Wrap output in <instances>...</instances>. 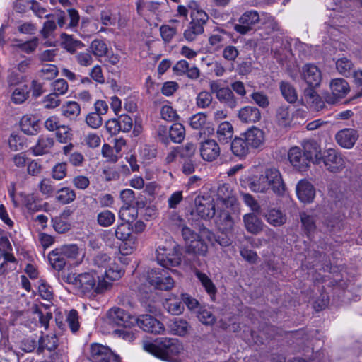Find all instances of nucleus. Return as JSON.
I'll list each match as a JSON object with an SVG mask.
<instances>
[{"mask_svg": "<svg viewBox=\"0 0 362 362\" xmlns=\"http://www.w3.org/2000/svg\"><path fill=\"white\" fill-rule=\"evenodd\" d=\"M277 119L280 125L286 127L292 120V115L288 107H281L278 110Z\"/></svg>", "mask_w": 362, "mask_h": 362, "instance_id": "nucleus-61", "label": "nucleus"}, {"mask_svg": "<svg viewBox=\"0 0 362 362\" xmlns=\"http://www.w3.org/2000/svg\"><path fill=\"white\" fill-rule=\"evenodd\" d=\"M330 93L325 95L327 103L334 104L345 98L350 92L348 82L343 78H334L329 82Z\"/></svg>", "mask_w": 362, "mask_h": 362, "instance_id": "nucleus-6", "label": "nucleus"}, {"mask_svg": "<svg viewBox=\"0 0 362 362\" xmlns=\"http://www.w3.org/2000/svg\"><path fill=\"white\" fill-rule=\"evenodd\" d=\"M301 78L309 86L319 87L322 78L321 70L315 64H304L300 71Z\"/></svg>", "mask_w": 362, "mask_h": 362, "instance_id": "nucleus-9", "label": "nucleus"}, {"mask_svg": "<svg viewBox=\"0 0 362 362\" xmlns=\"http://www.w3.org/2000/svg\"><path fill=\"white\" fill-rule=\"evenodd\" d=\"M135 325L145 332L158 334L163 333L165 330L163 325L150 315H143L136 317Z\"/></svg>", "mask_w": 362, "mask_h": 362, "instance_id": "nucleus-13", "label": "nucleus"}, {"mask_svg": "<svg viewBox=\"0 0 362 362\" xmlns=\"http://www.w3.org/2000/svg\"><path fill=\"white\" fill-rule=\"evenodd\" d=\"M204 31V27L191 21L187 28L184 31V37L186 40L192 42L195 40L197 37L202 34Z\"/></svg>", "mask_w": 362, "mask_h": 362, "instance_id": "nucleus-44", "label": "nucleus"}, {"mask_svg": "<svg viewBox=\"0 0 362 362\" xmlns=\"http://www.w3.org/2000/svg\"><path fill=\"white\" fill-rule=\"evenodd\" d=\"M261 14L255 10H249L244 12L238 19V23L234 26V30L241 34L245 35L250 32L253 27L260 22Z\"/></svg>", "mask_w": 362, "mask_h": 362, "instance_id": "nucleus-8", "label": "nucleus"}, {"mask_svg": "<svg viewBox=\"0 0 362 362\" xmlns=\"http://www.w3.org/2000/svg\"><path fill=\"white\" fill-rule=\"evenodd\" d=\"M269 187H271L273 192L277 194H281L285 190V186L280 172L276 168H269L264 175Z\"/></svg>", "mask_w": 362, "mask_h": 362, "instance_id": "nucleus-20", "label": "nucleus"}, {"mask_svg": "<svg viewBox=\"0 0 362 362\" xmlns=\"http://www.w3.org/2000/svg\"><path fill=\"white\" fill-rule=\"evenodd\" d=\"M39 40L37 37H33L30 40L21 42L20 40H13L11 46L14 48H18L22 52L27 54L33 52L38 46Z\"/></svg>", "mask_w": 362, "mask_h": 362, "instance_id": "nucleus-35", "label": "nucleus"}, {"mask_svg": "<svg viewBox=\"0 0 362 362\" xmlns=\"http://www.w3.org/2000/svg\"><path fill=\"white\" fill-rule=\"evenodd\" d=\"M29 96L28 86L23 85L16 88L11 94V100L15 104H22Z\"/></svg>", "mask_w": 362, "mask_h": 362, "instance_id": "nucleus-41", "label": "nucleus"}, {"mask_svg": "<svg viewBox=\"0 0 362 362\" xmlns=\"http://www.w3.org/2000/svg\"><path fill=\"white\" fill-rule=\"evenodd\" d=\"M37 187L40 193L46 198L52 197L55 192L54 183L49 178L42 179Z\"/></svg>", "mask_w": 362, "mask_h": 362, "instance_id": "nucleus-50", "label": "nucleus"}, {"mask_svg": "<svg viewBox=\"0 0 362 362\" xmlns=\"http://www.w3.org/2000/svg\"><path fill=\"white\" fill-rule=\"evenodd\" d=\"M206 115L199 112L192 115L189 119V125L194 129H201L206 123Z\"/></svg>", "mask_w": 362, "mask_h": 362, "instance_id": "nucleus-60", "label": "nucleus"}, {"mask_svg": "<svg viewBox=\"0 0 362 362\" xmlns=\"http://www.w3.org/2000/svg\"><path fill=\"white\" fill-rule=\"evenodd\" d=\"M76 198V194L74 190L64 187L57 192L56 199L63 204H69L73 202Z\"/></svg>", "mask_w": 362, "mask_h": 362, "instance_id": "nucleus-54", "label": "nucleus"}, {"mask_svg": "<svg viewBox=\"0 0 362 362\" xmlns=\"http://www.w3.org/2000/svg\"><path fill=\"white\" fill-rule=\"evenodd\" d=\"M280 89L282 95L288 103H293L297 100L296 90L289 83L282 81L280 84Z\"/></svg>", "mask_w": 362, "mask_h": 362, "instance_id": "nucleus-40", "label": "nucleus"}, {"mask_svg": "<svg viewBox=\"0 0 362 362\" xmlns=\"http://www.w3.org/2000/svg\"><path fill=\"white\" fill-rule=\"evenodd\" d=\"M264 28L269 30L271 32L277 31L279 30L278 22L274 18L267 13H261L260 22Z\"/></svg>", "mask_w": 362, "mask_h": 362, "instance_id": "nucleus-51", "label": "nucleus"}, {"mask_svg": "<svg viewBox=\"0 0 362 362\" xmlns=\"http://www.w3.org/2000/svg\"><path fill=\"white\" fill-rule=\"evenodd\" d=\"M121 241L122 243L119 247V251L123 256L132 255L137 247L138 239L136 235L122 240Z\"/></svg>", "mask_w": 362, "mask_h": 362, "instance_id": "nucleus-38", "label": "nucleus"}, {"mask_svg": "<svg viewBox=\"0 0 362 362\" xmlns=\"http://www.w3.org/2000/svg\"><path fill=\"white\" fill-rule=\"evenodd\" d=\"M54 143L53 138L44 135L40 136L37 144L33 148L34 155L40 156L49 153Z\"/></svg>", "mask_w": 362, "mask_h": 362, "instance_id": "nucleus-27", "label": "nucleus"}, {"mask_svg": "<svg viewBox=\"0 0 362 362\" xmlns=\"http://www.w3.org/2000/svg\"><path fill=\"white\" fill-rule=\"evenodd\" d=\"M38 342V352H42L45 349L52 351L57 348L58 344V339L54 334H48L45 337H42Z\"/></svg>", "mask_w": 362, "mask_h": 362, "instance_id": "nucleus-37", "label": "nucleus"}, {"mask_svg": "<svg viewBox=\"0 0 362 362\" xmlns=\"http://www.w3.org/2000/svg\"><path fill=\"white\" fill-rule=\"evenodd\" d=\"M107 317L110 323L128 328L135 325L136 317L129 315L123 309L112 308L108 311Z\"/></svg>", "mask_w": 362, "mask_h": 362, "instance_id": "nucleus-11", "label": "nucleus"}, {"mask_svg": "<svg viewBox=\"0 0 362 362\" xmlns=\"http://www.w3.org/2000/svg\"><path fill=\"white\" fill-rule=\"evenodd\" d=\"M59 248L66 259H78V257L80 256V251L76 245H66Z\"/></svg>", "mask_w": 362, "mask_h": 362, "instance_id": "nucleus-52", "label": "nucleus"}, {"mask_svg": "<svg viewBox=\"0 0 362 362\" xmlns=\"http://www.w3.org/2000/svg\"><path fill=\"white\" fill-rule=\"evenodd\" d=\"M74 60L76 64L82 67H88L93 63V57L90 51L76 52Z\"/></svg>", "mask_w": 362, "mask_h": 362, "instance_id": "nucleus-48", "label": "nucleus"}, {"mask_svg": "<svg viewBox=\"0 0 362 362\" xmlns=\"http://www.w3.org/2000/svg\"><path fill=\"white\" fill-rule=\"evenodd\" d=\"M186 247L188 252H192L202 256L206 255L208 251V247L206 244H205L203 240L200 239L199 236L189 242H187Z\"/></svg>", "mask_w": 362, "mask_h": 362, "instance_id": "nucleus-33", "label": "nucleus"}, {"mask_svg": "<svg viewBox=\"0 0 362 362\" xmlns=\"http://www.w3.org/2000/svg\"><path fill=\"white\" fill-rule=\"evenodd\" d=\"M188 327L189 326L187 322L184 320L176 319L173 321H171L169 324L170 332L173 334L180 336H184L187 334Z\"/></svg>", "mask_w": 362, "mask_h": 362, "instance_id": "nucleus-46", "label": "nucleus"}, {"mask_svg": "<svg viewBox=\"0 0 362 362\" xmlns=\"http://www.w3.org/2000/svg\"><path fill=\"white\" fill-rule=\"evenodd\" d=\"M264 217L268 223L274 227L281 226L287 221L286 214L274 208L269 209L264 214Z\"/></svg>", "mask_w": 362, "mask_h": 362, "instance_id": "nucleus-26", "label": "nucleus"}, {"mask_svg": "<svg viewBox=\"0 0 362 362\" xmlns=\"http://www.w3.org/2000/svg\"><path fill=\"white\" fill-rule=\"evenodd\" d=\"M194 272L196 276L202 283V285L204 287L206 292L211 296H214L216 288L209 277L198 270H196Z\"/></svg>", "mask_w": 362, "mask_h": 362, "instance_id": "nucleus-49", "label": "nucleus"}, {"mask_svg": "<svg viewBox=\"0 0 362 362\" xmlns=\"http://www.w3.org/2000/svg\"><path fill=\"white\" fill-rule=\"evenodd\" d=\"M93 264L103 271V278L106 277L111 281L119 279L123 275V269L115 262L107 254L101 253L94 257Z\"/></svg>", "mask_w": 362, "mask_h": 362, "instance_id": "nucleus-4", "label": "nucleus"}, {"mask_svg": "<svg viewBox=\"0 0 362 362\" xmlns=\"http://www.w3.org/2000/svg\"><path fill=\"white\" fill-rule=\"evenodd\" d=\"M144 349L158 358L172 362L173 356L182 351L183 346L177 339L161 337L145 341Z\"/></svg>", "mask_w": 362, "mask_h": 362, "instance_id": "nucleus-1", "label": "nucleus"}, {"mask_svg": "<svg viewBox=\"0 0 362 362\" xmlns=\"http://www.w3.org/2000/svg\"><path fill=\"white\" fill-rule=\"evenodd\" d=\"M78 318V313L76 310L72 309L66 314V321L73 333L76 332L79 329L80 323Z\"/></svg>", "mask_w": 362, "mask_h": 362, "instance_id": "nucleus-57", "label": "nucleus"}, {"mask_svg": "<svg viewBox=\"0 0 362 362\" xmlns=\"http://www.w3.org/2000/svg\"><path fill=\"white\" fill-rule=\"evenodd\" d=\"M216 98L230 108L235 107L238 104L237 99L232 90L228 87H223L216 95Z\"/></svg>", "mask_w": 362, "mask_h": 362, "instance_id": "nucleus-34", "label": "nucleus"}, {"mask_svg": "<svg viewBox=\"0 0 362 362\" xmlns=\"http://www.w3.org/2000/svg\"><path fill=\"white\" fill-rule=\"evenodd\" d=\"M200 156L205 161L212 162L220 156V147L214 139H206L200 143Z\"/></svg>", "mask_w": 362, "mask_h": 362, "instance_id": "nucleus-16", "label": "nucleus"}, {"mask_svg": "<svg viewBox=\"0 0 362 362\" xmlns=\"http://www.w3.org/2000/svg\"><path fill=\"white\" fill-rule=\"evenodd\" d=\"M38 76L43 80H52L58 74V69L54 64H46L39 70Z\"/></svg>", "mask_w": 362, "mask_h": 362, "instance_id": "nucleus-53", "label": "nucleus"}, {"mask_svg": "<svg viewBox=\"0 0 362 362\" xmlns=\"http://www.w3.org/2000/svg\"><path fill=\"white\" fill-rule=\"evenodd\" d=\"M250 146L243 134L240 137H235L231 143V151L233 154L238 157L245 156L250 150Z\"/></svg>", "mask_w": 362, "mask_h": 362, "instance_id": "nucleus-30", "label": "nucleus"}, {"mask_svg": "<svg viewBox=\"0 0 362 362\" xmlns=\"http://www.w3.org/2000/svg\"><path fill=\"white\" fill-rule=\"evenodd\" d=\"M45 128L51 132H57V137L59 142L65 143L69 139V129L67 126L62 124L57 116L52 115L45 122Z\"/></svg>", "mask_w": 362, "mask_h": 362, "instance_id": "nucleus-14", "label": "nucleus"}, {"mask_svg": "<svg viewBox=\"0 0 362 362\" xmlns=\"http://www.w3.org/2000/svg\"><path fill=\"white\" fill-rule=\"evenodd\" d=\"M20 126L25 134H35L40 129L39 119L33 115H25L21 119Z\"/></svg>", "mask_w": 362, "mask_h": 362, "instance_id": "nucleus-24", "label": "nucleus"}, {"mask_svg": "<svg viewBox=\"0 0 362 362\" xmlns=\"http://www.w3.org/2000/svg\"><path fill=\"white\" fill-rule=\"evenodd\" d=\"M195 211L202 218H211L215 215V204L210 197H199L195 199Z\"/></svg>", "mask_w": 362, "mask_h": 362, "instance_id": "nucleus-15", "label": "nucleus"}, {"mask_svg": "<svg viewBox=\"0 0 362 362\" xmlns=\"http://www.w3.org/2000/svg\"><path fill=\"white\" fill-rule=\"evenodd\" d=\"M90 49L92 54L96 57H105L108 52L106 43L99 39H95L90 45Z\"/></svg>", "mask_w": 362, "mask_h": 362, "instance_id": "nucleus-42", "label": "nucleus"}, {"mask_svg": "<svg viewBox=\"0 0 362 362\" xmlns=\"http://www.w3.org/2000/svg\"><path fill=\"white\" fill-rule=\"evenodd\" d=\"M146 279L150 286L156 289L168 291L175 286L174 280L164 269H156L148 271Z\"/></svg>", "mask_w": 362, "mask_h": 362, "instance_id": "nucleus-5", "label": "nucleus"}, {"mask_svg": "<svg viewBox=\"0 0 362 362\" xmlns=\"http://www.w3.org/2000/svg\"><path fill=\"white\" fill-rule=\"evenodd\" d=\"M322 160L326 169L331 173H339L346 168V158L332 148H329L324 153Z\"/></svg>", "mask_w": 362, "mask_h": 362, "instance_id": "nucleus-7", "label": "nucleus"}, {"mask_svg": "<svg viewBox=\"0 0 362 362\" xmlns=\"http://www.w3.org/2000/svg\"><path fill=\"white\" fill-rule=\"evenodd\" d=\"M63 116L69 119H76L81 112L80 105L74 101H69L65 103L61 107Z\"/></svg>", "mask_w": 362, "mask_h": 362, "instance_id": "nucleus-36", "label": "nucleus"}, {"mask_svg": "<svg viewBox=\"0 0 362 362\" xmlns=\"http://www.w3.org/2000/svg\"><path fill=\"white\" fill-rule=\"evenodd\" d=\"M243 136L245 137L247 144L252 148H258L263 146L265 140L264 132L255 127L248 129Z\"/></svg>", "mask_w": 362, "mask_h": 362, "instance_id": "nucleus-22", "label": "nucleus"}, {"mask_svg": "<svg viewBox=\"0 0 362 362\" xmlns=\"http://www.w3.org/2000/svg\"><path fill=\"white\" fill-rule=\"evenodd\" d=\"M48 259L52 268L57 271L62 270L66 263V259L59 248H56L50 252L48 255Z\"/></svg>", "mask_w": 362, "mask_h": 362, "instance_id": "nucleus-32", "label": "nucleus"}, {"mask_svg": "<svg viewBox=\"0 0 362 362\" xmlns=\"http://www.w3.org/2000/svg\"><path fill=\"white\" fill-rule=\"evenodd\" d=\"M89 76L99 84H103L105 81L102 68L100 65H95L89 71Z\"/></svg>", "mask_w": 362, "mask_h": 362, "instance_id": "nucleus-63", "label": "nucleus"}, {"mask_svg": "<svg viewBox=\"0 0 362 362\" xmlns=\"http://www.w3.org/2000/svg\"><path fill=\"white\" fill-rule=\"evenodd\" d=\"M296 192L298 199L305 204L313 202L315 189L313 184L305 179L300 180L296 185Z\"/></svg>", "mask_w": 362, "mask_h": 362, "instance_id": "nucleus-17", "label": "nucleus"}, {"mask_svg": "<svg viewBox=\"0 0 362 362\" xmlns=\"http://www.w3.org/2000/svg\"><path fill=\"white\" fill-rule=\"evenodd\" d=\"M192 22L197 25H201L202 27L209 20L208 14L202 8L196 11H192L190 13Z\"/></svg>", "mask_w": 362, "mask_h": 362, "instance_id": "nucleus-62", "label": "nucleus"}, {"mask_svg": "<svg viewBox=\"0 0 362 362\" xmlns=\"http://www.w3.org/2000/svg\"><path fill=\"white\" fill-rule=\"evenodd\" d=\"M110 287V284L96 271L78 274L77 288L84 294L95 296L104 293Z\"/></svg>", "mask_w": 362, "mask_h": 362, "instance_id": "nucleus-2", "label": "nucleus"}, {"mask_svg": "<svg viewBox=\"0 0 362 362\" xmlns=\"http://www.w3.org/2000/svg\"><path fill=\"white\" fill-rule=\"evenodd\" d=\"M136 4L138 14L146 18L155 17L158 19L165 6L164 4L158 2L144 1L143 0H138Z\"/></svg>", "mask_w": 362, "mask_h": 362, "instance_id": "nucleus-12", "label": "nucleus"}, {"mask_svg": "<svg viewBox=\"0 0 362 362\" xmlns=\"http://www.w3.org/2000/svg\"><path fill=\"white\" fill-rule=\"evenodd\" d=\"M52 90L53 93L57 95H63L66 94L69 89V86L66 80L59 78L52 83Z\"/></svg>", "mask_w": 362, "mask_h": 362, "instance_id": "nucleus-58", "label": "nucleus"}, {"mask_svg": "<svg viewBox=\"0 0 362 362\" xmlns=\"http://www.w3.org/2000/svg\"><path fill=\"white\" fill-rule=\"evenodd\" d=\"M264 175L252 176L249 179L248 187L254 192L265 193L269 188V184Z\"/></svg>", "mask_w": 362, "mask_h": 362, "instance_id": "nucleus-31", "label": "nucleus"}, {"mask_svg": "<svg viewBox=\"0 0 362 362\" xmlns=\"http://www.w3.org/2000/svg\"><path fill=\"white\" fill-rule=\"evenodd\" d=\"M160 115L162 119L170 122L174 121L178 117L176 111L171 106L167 105L162 107Z\"/></svg>", "mask_w": 362, "mask_h": 362, "instance_id": "nucleus-64", "label": "nucleus"}, {"mask_svg": "<svg viewBox=\"0 0 362 362\" xmlns=\"http://www.w3.org/2000/svg\"><path fill=\"white\" fill-rule=\"evenodd\" d=\"M243 220L246 230L252 234H258L265 226L263 221L253 213L245 214Z\"/></svg>", "mask_w": 362, "mask_h": 362, "instance_id": "nucleus-23", "label": "nucleus"}, {"mask_svg": "<svg viewBox=\"0 0 362 362\" xmlns=\"http://www.w3.org/2000/svg\"><path fill=\"white\" fill-rule=\"evenodd\" d=\"M288 158L291 165L299 171H305L309 167L308 158L298 146H293L289 149Z\"/></svg>", "mask_w": 362, "mask_h": 362, "instance_id": "nucleus-18", "label": "nucleus"}, {"mask_svg": "<svg viewBox=\"0 0 362 362\" xmlns=\"http://www.w3.org/2000/svg\"><path fill=\"white\" fill-rule=\"evenodd\" d=\"M233 135V127L229 122H221L217 127L216 137L221 144L228 143Z\"/></svg>", "mask_w": 362, "mask_h": 362, "instance_id": "nucleus-28", "label": "nucleus"}, {"mask_svg": "<svg viewBox=\"0 0 362 362\" xmlns=\"http://www.w3.org/2000/svg\"><path fill=\"white\" fill-rule=\"evenodd\" d=\"M115 235L120 240L135 236L130 223L124 222L117 226L115 229Z\"/></svg>", "mask_w": 362, "mask_h": 362, "instance_id": "nucleus-43", "label": "nucleus"}, {"mask_svg": "<svg viewBox=\"0 0 362 362\" xmlns=\"http://www.w3.org/2000/svg\"><path fill=\"white\" fill-rule=\"evenodd\" d=\"M185 130L180 123H175L169 129V137L175 143H180L185 138Z\"/></svg>", "mask_w": 362, "mask_h": 362, "instance_id": "nucleus-47", "label": "nucleus"}, {"mask_svg": "<svg viewBox=\"0 0 362 362\" xmlns=\"http://www.w3.org/2000/svg\"><path fill=\"white\" fill-rule=\"evenodd\" d=\"M60 38L63 48L71 54L76 52V49H82L85 46L81 40L74 38L72 35L66 33H62Z\"/></svg>", "mask_w": 362, "mask_h": 362, "instance_id": "nucleus-29", "label": "nucleus"}, {"mask_svg": "<svg viewBox=\"0 0 362 362\" xmlns=\"http://www.w3.org/2000/svg\"><path fill=\"white\" fill-rule=\"evenodd\" d=\"M97 221L100 226L108 227L115 222V216L112 211L104 210L98 214Z\"/></svg>", "mask_w": 362, "mask_h": 362, "instance_id": "nucleus-55", "label": "nucleus"}, {"mask_svg": "<svg viewBox=\"0 0 362 362\" xmlns=\"http://www.w3.org/2000/svg\"><path fill=\"white\" fill-rule=\"evenodd\" d=\"M358 138V132L351 128H345L339 131L335 135L337 143L342 148L350 149L353 148Z\"/></svg>", "mask_w": 362, "mask_h": 362, "instance_id": "nucleus-19", "label": "nucleus"}, {"mask_svg": "<svg viewBox=\"0 0 362 362\" xmlns=\"http://www.w3.org/2000/svg\"><path fill=\"white\" fill-rule=\"evenodd\" d=\"M300 216L305 230L308 233L313 232L315 229V221L314 216L308 212H302Z\"/></svg>", "mask_w": 362, "mask_h": 362, "instance_id": "nucleus-59", "label": "nucleus"}, {"mask_svg": "<svg viewBox=\"0 0 362 362\" xmlns=\"http://www.w3.org/2000/svg\"><path fill=\"white\" fill-rule=\"evenodd\" d=\"M156 259L162 267H176L181 263V255L175 243L167 242L156 249Z\"/></svg>", "mask_w": 362, "mask_h": 362, "instance_id": "nucleus-3", "label": "nucleus"}, {"mask_svg": "<svg viewBox=\"0 0 362 362\" xmlns=\"http://www.w3.org/2000/svg\"><path fill=\"white\" fill-rule=\"evenodd\" d=\"M303 151L308 162L320 164L322 156H321L320 146L315 141H305L302 144Z\"/></svg>", "mask_w": 362, "mask_h": 362, "instance_id": "nucleus-21", "label": "nucleus"}, {"mask_svg": "<svg viewBox=\"0 0 362 362\" xmlns=\"http://www.w3.org/2000/svg\"><path fill=\"white\" fill-rule=\"evenodd\" d=\"M137 209L132 206L131 204L123 205L119 211V217L124 223H128L134 221L137 217Z\"/></svg>", "mask_w": 362, "mask_h": 362, "instance_id": "nucleus-39", "label": "nucleus"}, {"mask_svg": "<svg viewBox=\"0 0 362 362\" xmlns=\"http://www.w3.org/2000/svg\"><path fill=\"white\" fill-rule=\"evenodd\" d=\"M238 118L245 123H255L260 120L261 113L256 107L245 106L239 110Z\"/></svg>", "mask_w": 362, "mask_h": 362, "instance_id": "nucleus-25", "label": "nucleus"}, {"mask_svg": "<svg viewBox=\"0 0 362 362\" xmlns=\"http://www.w3.org/2000/svg\"><path fill=\"white\" fill-rule=\"evenodd\" d=\"M213 100L211 93L206 90L199 92L196 97V105L199 108H207Z\"/></svg>", "mask_w": 362, "mask_h": 362, "instance_id": "nucleus-56", "label": "nucleus"}, {"mask_svg": "<svg viewBox=\"0 0 362 362\" xmlns=\"http://www.w3.org/2000/svg\"><path fill=\"white\" fill-rule=\"evenodd\" d=\"M90 356L95 362H121L118 355L114 354L108 347L100 344H91Z\"/></svg>", "mask_w": 362, "mask_h": 362, "instance_id": "nucleus-10", "label": "nucleus"}, {"mask_svg": "<svg viewBox=\"0 0 362 362\" xmlns=\"http://www.w3.org/2000/svg\"><path fill=\"white\" fill-rule=\"evenodd\" d=\"M353 68L352 62L346 57L339 58L336 62V69L343 76H348L351 75Z\"/></svg>", "mask_w": 362, "mask_h": 362, "instance_id": "nucleus-45", "label": "nucleus"}]
</instances>
